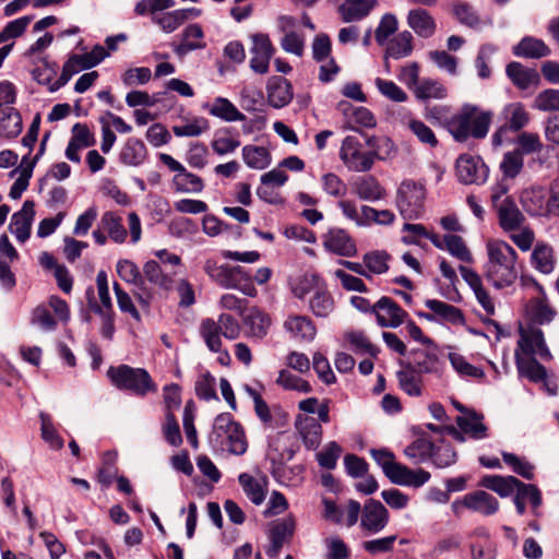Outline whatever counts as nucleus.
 Here are the masks:
<instances>
[{
  "instance_id": "a19ab883",
  "label": "nucleus",
  "mask_w": 559,
  "mask_h": 559,
  "mask_svg": "<svg viewBox=\"0 0 559 559\" xmlns=\"http://www.w3.org/2000/svg\"><path fill=\"white\" fill-rule=\"evenodd\" d=\"M90 308L102 318V335L111 340L115 333V312L104 310L100 305L95 301L94 288L91 286L86 290Z\"/></svg>"
},
{
  "instance_id": "ddd939ff",
  "label": "nucleus",
  "mask_w": 559,
  "mask_h": 559,
  "mask_svg": "<svg viewBox=\"0 0 559 559\" xmlns=\"http://www.w3.org/2000/svg\"><path fill=\"white\" fill-rule=\"evenodd\" d=\"M324 248L340 257H354L357 253V247L348 233L338 227H333L328 230L323 239Z\"/></svg>"
},
{
  "instance_id": "1a4fd4ad",
  "label": "nucleus",
  "mask_w": 559,
  "mask_h": 559,
  "mask_svg": "<svg viewBox=\"0 0 559 559\" xmlns=\"http://www.w3.org/2000/svg\"><path fill=\"white\" fill-rule=\"evenodd\" d=\"M251 38L253 46L250 48V52L252 53L250 68L255 73L265 74L269 71L270 60L275 52V48L265 34H254Z\"/></svg>"
},
{
  "instance_id": "69168bd1",
  "label": "nucleus",
  "mask_w": 559,
  "mask_h": 559,
  "mask_svg": "<svg viewBox=\"0 0 559 559\" xmlns=\"http://www.w3.org/2000/svg\"><path fill=\"white\" fill-rule=\"evenodd\" d=\"M195 394L204 401L218 400L215 391V378L206 371L195 382Z\"/></svg>"
},
{
  "instance_id": "052dcab7",
  "label": "nucleus",
  "mask_w": 559,
  "mask_h": 559,
  "mask_svg": "<svg viewBox=\"0 0 559 559\" xmlns=\"http://www.w3.org/2000/svg\"><path fill=\"white\" fill-rule=\"evenodd\" d=\"M524 165L523 156L520 150L507 152L500 164V169L507 178H515L522 170Z\"/></svg>"
},
{
  "instance_id": "c85d7f7f",
  "label": "nucleus",
  "mask_w": 559,
  "mask_h": 559,
  "mask_svg": "<svg viewBox=\"0 0 559 559\" xmlns=\"http://www.w3.org/2000/svg\"><path fill=\"white\" fill-rule=\"evenodd\" d=\"M425 306L433 312L436 322L438 319L454 325L464 324L465 322L464 312L460 308L449 305L444 301L438 299H427L425 301Z\"/></svg>"
},
{
  "instance_id": "423d86ee",
  "label": "nucleus",
  "mask_w": 559,
  "mask_h": 559,
  "mask_svg": "<svg viewBox=\"0 0 559 559\" xmlns=\"http://www.w3.org/2000/svg\"><path fill=\"white\" fill-rule=\"evenodd\" d=\"M405 365H411L419 374H433L441 378L444 372L445 362L437 354V346L431 349L416 348L408 352V359Z\"/></svg>"
},
{
  "instance_id": "8fccbe9b",
  "label": "nucleus",
  "mask_w": 559,
  "mask_h": 559,
  "mask_svg": "<svg viewBox=\"0 0 559 559\" xmlns=\"http://www.w3.org/2000/svg\"><path fill=\"white\" fill-rule=\"evenodd\" d=\"M231 131V128H223L216 131L211 146L217 155L223 156L233 153L240 145L239 140L229 136Z\"/></svg>"
},
{
  "instance_id": "f03ea898",
  "label": "nucleus",
  "mask_w": 559,
  "mask_h": 559,
  "mask_svg": "<svg viewBox=\"0 0 559 559\" xmlns=\"http://www.w3.org/2000/svg\"><path fill=\"white\" fill-rule=\"evenodd\" d=\"M203 271L216 285L225 289H237L249 297L257 296L251 274L240 265L218 264L214 259L204 262Z\"/></svg>"
},
{
  "instance_id": "39448f33",
  "label": "nucleus",
  "mask_w": 559,
  "mask_h": 559,
  "mask_svg": "<svg viewBox=\"0 0 559 559\" xmlns=\"http://www.w3.org/2000/svg\"><path fill=\"white\" fill-rule=\"evenodd\" d=\"M362 144L358 138L347 135L340 148V158L348 170L355 173H367L372 166V156L370 151L362 152Z\"/></svg>"
},
{
  "instance_id": "f8f14e48",
  "label": "nucleus",
  "mask_w": 559,
  "mask_h": 559,
  "mask_svg": "<svg viewBox=\"0 0 559 559\" xmlns=\"http://www.w3.org/2000/svg\"><path fill=\"white\" fill-rule=\"evenodd\" d=\"M389 519V511L379 500L368 499L362 509L360 525L369 533L376 534L388 525Z\"/></svg>"
},
{
  "instance_id": "4d7b16f0",
  "label": "nucleus",
  "mask_w": 559,
  "mask_h": 559,
  "mask_svg": "<svg viewBox=\"0 0 559 559\" xmlns=\"http://www.w3.org/2000/svg\"><path fill=\"white\" fill-rule=\"evenodd\" d=\"M444 250L463 262H472L473 258L463 238L457 235H444Z\"/></svg>"
},
{
  "instance_id": "bb28decb",
  "label": "nucleus",
  "mask_w": 559,
  "mask_h": 559,
  "mask_svg": "<svg viewBox=\"0 0 559 559\" xmlns=\"http://www.w3.org/2000/svg\"><path fill=\"white\" fill-rule=\"evenodd\" d=\"M376 4L377 0L343 2L337 7V13L344 23L358 22L368 16Z\"/></svg>"
},
{
  "instance_id": "393cba45",
  "label": "nucleus",
  "mask_w": 559,
  "mask_h": 559,
  "mask_svg": "<svg viewBox=\"0 0 559 559\" xmlns=\"http://www.w3.org/2000/svg\"><path fill=\"white\" fill-rule=\"evenodd\" d=\"M407 24L421 38H430L437 28L432 15L425 9H413L407 14Z\"/></svg>"
},
{
  "instance_id": "4468645a",
  "label": "nucleus",
  "mask_w": 559,
  "mask_h": 559,
  "mask_svg": "<svg viewBox=\"0 0 559 559\" xmlns=\"http://www.w3.org/2000/svg\"><path fill=\"white\" fill-rule=\"evenodd\" d=\"M296 527L295 520L289 516L274 523L269 531L270 545L265 549L269 558H276L286 540L292 538Z\"/></svg>"
},
{
  "instance_id": "6ab92c4d",
  "label": "nucleus",
  "mask_w": 559,
  "mask_h": 559,
  "mask_svg": "<svg viewBox=\"0 0 559 559\" xmlns=\"http://www.w3.org/2000/svg\"><path fill=\"white\" fill-rule=\"evenodd\" d=\"M506 74L519 90L536 87L540 81L539 73L532 68H526L518 61L510 62L506 68Z\"/></svg>"
},
{
  "instance_id": "72a5a7b5",
  "label": "nucleus",
  "mask_w": 559,
  "mask_h": 559,
  "mask_svg": "<svg viewBox=\"0 0 559 559\" xmlns=\"http://www.w3.org/2000/svg\"><path fill=\"white\" fill-rule=\"evenodd\" d=\"M518 478L514 476H501V475H485L479 486L489 489L502 498L509 497L513 493Z\"/></svg>"
},
{
  "instance_id": "a878e982",
  "label": "nucleus",
  "mask_w": 559,
  "mask_h": 559,
  "mask_svg": "<svg viewBox=\"0 0 559 559\" xmlns=\"http://www.w3.org/2000/svg\"><path fill=\"white\" fill-rule=\"evenodd\" d=\"M520 352L521 350L515 349L514 354L519 374L534 383L545 381L547 378V369L534 356H528L527 359H524Z\"/></svg>"
},
{
  "instance_id": "9d476101",
  "label": "nucleus",
  "mask_w": 559,
  "mask_h": 559,
  "mask_svg": "<svg viewBox=\"0 0 559 559\" xmlns=\"http://www.w3.org/2000/svg\"><path fill=\"white\" fill-rule=\"evenodd\" d=\"M376 319L381 328L395 329L408 317V313L392 298L383 296L376 302Z\"/></svg>"
},
{
  "instance_id": "2eb2a0df",
  "label": "nucleus",
  "mask_w": 559,
  "mask_h": 559,
  "mask_svg": "<svg viewBox=\"0 0 559 559\" xmlns=\"http://www.w3.org/2000/svg\"><path fill=\"white\" fill-rule=\"evenodd\" d=\"M35 203L26 200L20 211L11 217L9 230L15 236L17 241L25 242L31 237L32 223L35 216Z\"/></svg>"
},
{
  "instance_id": "5fc2aeb1",
  "label": "nucleus",
  "mask_w": 559,
  "mask_h": 559,
  "mask_svg": "<svg viewBox=\"0 0 559 559\" xmlns=\"http://www.w3.org/2000/svg\"><path fill=\"white\" fill-rule=\"evenodd\" d=\"M416 97L419 99H442L447 97V88L436 80L424 79L416 87Z\"/></svg>"
},
{
  "instance_id": "412c9836",
  "label": "nucleus",
  "mask_w": 559,
  "mask_h": 559,
  "mask_svg": "<svg viewBox=\"0 0 559 559\" xmlns=\"http://www.w3.org/2000/svg\"><path fill=\"white\" fill-rule=\"evenodd\" d=\"M464 508L483 515H492L499 510V501L484 490H476L464 496Z\"/></svg>"
},
{
  "instance_id": "864d4df0",
  "label": "nucleus",
  "mask_w": 559,
  "mask_h": 559,
  "mask_svg": "<svg viewBox=\"0 0 559 559\" xmlns=\"http://www.w3.org/2000/svg\"><path fill=\"white\" fill-rule=\"evenodd\" d=\"M173 183L177 192L199 193L204 188L202 178L198 175L189 173L187 169L183 174L176 175L173 179Z\"/></svg>"
},
{
  "instance_id": "aec40b11",
  "label": "nucleus",
  "mask_w": 559,
  "mask_h": 559,
  "mask_svg": "<svg viewBox=\"0 0 559 559\" xmlns=\"http://www.w3.org/2000/svg\"><path fill=\"white\" fill-rule=\"evenodd\" d=\"M521 204L531 216H547L548 197L544 188L533 187L521 193Z\"/></svg>"
},
{
  "instance_id": "b1692460",
  "label": "nucleus",
  "mask_w": 559,
  "mask_h": 559,
  "mask_svg": "<svg viewBox=\"0 0 559 559\" xmlns=\"http://www.w3.org/2000/svg\"><path fill=\"white\" fill-rule=\"evenodd\" d=\"M401 370L396 372L399 385L401 390L409 396L418 397L423 394V376L411 368V365H405L403 359L399 360Z\"/></svg>"
},
{
  "instance_id": "3c124183",
  "label": "nucleus",
  "mask_w": 559,
  "mask_h": 559,
  "mask_svg": "<svg viewBox=\"0 0 559 559\" xmlns=\"http://www.w3.org/2000/svg\"><path fill=\"white\" fill-rule=\"evenodd\" d=\"M391 255L384 250H373L362 257L365 269L368 273L383 274L389 270V260Z\"/></svg>"
},
{
  "instance_id": "37998d69",
  "label": "nucleus",
  "mask_w": 559,
  "mask_h": 559,
  "mask_svg": "<svg viewBox=\"0 0 559 559\" xmlns=\"http://www.w3.org/2000/svg\"><path fill=\"white\" fill-rule=\"evenodd\" d=\"M144 281L147 280L150 283L163 288L170 289L173 285L171 275L166 273L160 263L155 260L147 261L143 266Z\"/></svg>"
},
{
  "instance_id": "49530a36",
  "label": "nucleus",
  "mask_w": 559,
  "mask_h": 559,
  "mask_svg": "<svg viewBox=\"0 0 559 559\" xmlns=\"http://www.w3.org/2000/svg\"><path fill=\"white\" fill-rule=\"evenodd\" d=\"M433 442L426 438H417L404 449V454L415 464L430 460Z\"/></svg>"
},
{
  "instance_id": "603ef678",
  "label": "nucleus",
  "mask_w": 559,
  "mask_h": 559,
  "mask_svg": "<svg viewBox=\"0 0 559 559\" xmlns=\"http://www.w3.org/2000/svg\"><path fill=\"white\" fill-rule=\"evenodd\" d=\"M216 321L212 318H206L202 321L200 326V333L211 352L219 353L222 347V341Z\"/></svg>"
},
{
  "instance_id": "c9c22d12",
  "label": "nucleus",
  "mask_w": 559,
  "mask_h": 559,
  "mask_svg": "<svg viewBox=\"0 0 559 559\" xmlns=\"http://www.w3.org/2000/svg\"><path fill=\"white\" fill-rule=\"evenodd\" d=\"M284 328L290 332L295 337H300L304 341H312L317 334V329L314 323L305 316H294L289 317L285 323Z\"/></svg>"
},
{
  "instance_id": "473e14b6",
  "label": "nucleus",
  "mask_w": 559,
  "mask_h": 559,
  "mask_svg": "<svg viewBox=\"0 0 559 559\" xmlns=\"http://www.w3.org/2000/svg\"><path fill=\"white\" fill-rule=\"evenodd\" d=\"M0 136L16 138L23 129L22 117L17 109L11 106L0 111Z\"/></svg>"
},
{
  "instance_id": "09e8293b",
  "label": "nucleus",
  "mask_w": 559,
  "mask_h": 559,
  "mask_svg": "<svg viewBox=\"0 0 559 559\" xmlns=\"http://www.w3.org/2000/svg\"><path fill=\"white\" fill-rule=\"evenodd\" d=\"M39 419L43 440L48 443L51 449L61 450L64 447V441L56 430L51 416L45 412H40Z\"/></svg>"
},
{
  "instance_id": "f3484780",
  "label": "nucleus",
  "mask_w": 559,
  "mask_h": 559,
  "mask_svg": "<svg viewBox=\"0 0 559 559\" xmlns=\"http://www.w3.org/2000/svg\"><path fill=\"white\" fill-rule=\"evenodd\" d=\"M266 90L267 102L273 108H283L293 99V86L290 82L283 76L271 78Z\"/></svg>"
},
{
  "instance_id": "f257e3e1",
  "label": "nucleus",
  "mask_w": 559,
  "mask_h": 559,
  "mask_svg": "<svg viewBox=\"0 0 559 559\" xmlns=\"http://www.w3.org/2000/svg\"><path fill=\"white\" fill-rule=\"evenodd\" d=\"M488 262L484 265L485 278L496 288L511 286L518 278V253L508 242L492 240L487 243Z\"/></svg>"
},
{
  "instance_id": "e433bc0d",
  "label": "nucleus",
  "mask_w": 559,
  "mask_h": 559,
  "mask_svg": "<svg viewBox=\"0 0 559 559\" xmlns=\"http://www.w3.org/2000/svg\"><path fill=\"white\" fill-rule=\"evenodd\" d=\"M84 64L85 61L82 59L81 55H71L63 63L62 71L58 80L49 85V92H57L62 86H64L74 74L79 73L81 70H87L88 68H86Z\"/></svg>"
},
{
  "instance_id": "a211bd4d",
  "label": "nucleus",
  "mask_w": 559,
  "mask_h": 559,
  "mask_svg": "<svg viewBox=\"0 0 559 559\" xmlns=\"http://www.w3.org/2000/svg\"><path fill=\"white\" fill-rule=\"evenodd\" d=\"M495 207L497 210L499 225L506 231L519 229L525 221L524 215L511 197H507Z\"/></svg>"
},
{
  "instance_id": "680f3d73",
  "label": "nucleus",
  "mask_w": 559,
  "mask_h": 559,
  "mask_svg": "<svg viewBox=\"0 0 559 559\" xmlns=\"http://www.w3.org/2000/svg\"><path fill=\"white\" fill-rule=\"evenodd\" d=\"M239 425L235 421L229 413H222L215 417L213 431L210 436L211 442H219L223 437H226L231 429Z\"/></svg>"
},
{
  "instance_id": "13d9d810",
  "label": "nucleus",
  "mask_w": 559,
  "mask_h": 559,
  "mask_svg": "<svg viewBox=\"0 0 559 559\" xmlns=\"http://www.w3.org/2000/svg\"><path fill=\"white\" fill-rule=\"evenodd\" d=\"M503 462L511 467V469L521 477L532 480L534 478V465L528 461L519 457L514 453L502 452Z\"/></svg>"
},
{
  "instance_id": "7ed1b4c3",
  "label": "nucleus",
  "mask_w": 559,
  "mask_h": 559,
  "mask_svg": "<svg viewBox=\"0 0 559 559\" xmlns=\"http://www.w3.org/2000/svg\"><path fill=\"white\" fill-rule=\"evenodd\" d=\"M107 377L117 389L130 391L138 396H145L148 392L156 391L152 377L143 368H133L124 364L117 367L110 366Z\"/></svg>"
},
{
  "instance_id": "5701e85b",
  "label": "nucleus",
  "mask_w": 559,
  "mask_h": 559,
  "mask_svg": "<svg viewBox=\"0 0 559 559\" xmlns=\"http://www.w3.org/2000/svg\"><path fill=\"white\" fill-rule=\"evenodd\" d=\"M211 116L219 118L226 122L243 121L246 116L228 99L222 96L214 98L212 104L202 106Z\"/></svg>"
},
{
  "instance_id": "f704fd0d",
  "label": "nucleus",
  "mask_w": 559,
  "mask_h": 559,
  "mask_svg": "<svg viewBox=\"0 0 559 559\" xmlns=\"http://www.w3.org/2000/svg\"><path fill=\"white\" fill-rule=\"evenodd\" d=\"M355 192L360 200L378 201L384 198L385 189L374 176L359 178L355 182Z\"/></svg>"
},
{
  "instance_id": "bf43d9fd",
  "label": "nucleus",
  "mask_w": 559,
  "mask_h": 559,
  "mask_svg": "<svg viewBox=\"0 0 559 559\" xmlns=\"http://www.w3.org/2000/svg\"><path fill=\"white\" fill-rule=\"evenodd\" d=\"M102 225L107 229L109 237L115 242H123L127 238V230L121 224V219L112 212H106L102 216Z\"/></svg>"
},
{
  "instance_id": "e2e57ef3",
  "label": "nucleus",
  "mask_w": 559,
  "mask_h": 559,
  "mask_svg": "<svg viewBox=\"0 0 559 559\" xmlns=\"http://www.w3.org/2000/svg\"><path fill=\"white\" fill-rule=\"evenodd\" d=\"M497 51V48L492 44L481 45L475 59V68L477 75L485 80L491 76V70L488 67V61L491 56Z\"/></svg>"
},
{
  "instance_id": "dca6fc26",
  "label": "nucleus",
  "mask_w": 559,
  "mask_h": 559,
  "mask_svg": "<svg viewBox=\"0 0 559 559\" xmlns=\"http://www.w3.org/2000/svg\"><path fill=\"white\" fill-rule=\"evenodd\" d=\"M477 112V106L465 104L461 110L450 119L448 128L456 141L465 142L471 136L472 119Z\"/></svg>"
},
{
  "instance_id": "774afa93",
  "label": "nucleus",
  "mask_w": 559,
  "mask_h": 559,
  "mask_svg": "<svg viewBox=\"0 0 559 559\" xmlns=\"http://www.w3.org/2000/svg\"><path fill=\"white\" fill-rule=\"evenodd\" d=\"M535 107L542 111L559 110V90L547 88L542 91L535 98Z\"/></svg>"
},
{
  "instance_id": "9b49d317",
  "label": "nucleus",
  "mask_w": 559,
  "mask_h": 559,
  "mask_svg": "<svg viewBox=\"0 0 559 559\" xmlns=\"http://www.w3.org/2000/svg\"><path fill=\"white\" fill-rule=\"evenodd\" d=\"M526 356H539L540 359L549 361L552 355L546 344L544 333L538 328L530 329L528 332L521 331V337L518 341V348Z\"/></svg>"
},
{
  "instance_id": "20e7f679",
  "label": "nucleus",
  "mask_w": 559,
  "mask_h": 559,
  "mask_svg": "<svg viewBox=\"0 0 559 559\" xmlns=\"http://www.w3.org/2000/svg\"><path fill=\"white\" fill-rule=\"evenodd\" d=\"M425 199V186L412 179H405L396 190L395 206L404 219H418L424 213Z\"/></svg>"
},
{
  "instance_id": "6e6552de",
  "label": "nucleus",
  "mask_w": 559,
  "mask_h": 559,
  "mask_svg": "<svg viewBox=\"0 0 559 559\" xmlns=\"http://www.w3.org/2000/svg\"><path fill=\"white\" fill-rule=\"evenodd\" d=\"M455 168L459 181L464 185H483L489 174L488 167L479 156L467 154L456 159Z\"/></svg>"
},
{
  "instance_id": "7c9ffc66",
  "label": "nucleus",
  "mask_w": 559,
  "mask_h": 559,
  "mask_svg": "<svg viewBox=\"0 0 559 559\" xmlns=\"http://www.w3.org/2000/svg\"><path fill=\"white\" fill-rule=\"evenodd\" d=\"M484 416L476 411H469L468 416H457L455 419L459 428L471 438L480 440L487 437V427L483 424Z\"/></svg>"
},
{
  "instance_id": "c756f323",
  "label": "nucleus",
  "mask_w": 559,
  "mask_h": 559,
  "mask_svg": "<svg viewBox=\"0 0 559 559\" xmlns=\"http://www.w3.org/2000/svg\"><path fill=\"white\" fill-rule=\"evenodd\" d=\"M296 428L299 431L307 449H317L322 438V426L313 417H299L296 421Z\"/></svg>"
},
{
  "instance_id": "cd10ccee",
  "label": "nucleus",
  "mask_w": 559,
  "mask_h": 559,
  "mask_svg": "<svg viewBox=\"0 0 559 559\" xmlns=\"http://www.w3.org/2000/svg\"><path fill=\"white\" fill-rule=\"evenodd\" d=\"M531 264L542 274L552 273L556 265L554 248L548 243L538 241L532 251Z\"/></svg>"
},
{
  "instance_id": "0e129e2a",
  "label": "nucleus",
  "mask_w": 559,
  "mask_h": 559,
  "mask_svg": "<svg viewBox=\"0 0 559 559\" xmlns=\"http://www.w3.org/2000/svg\"><path fill=\"white\" fill-rule=\"evenodd\" d=\"M449 360L453 369L461 376L472 378H483L485 372L483 369L475 367L466 361V359L456 353L449 354Z\"/></svg>"
},
{
  "instance_id": "4be33fe9",
  "label": "nucleus",
  "mask_w": 559,
  "mask_h": 559,
  "mask_svg": "<svg viewBox=\"0 0 559 559\" xmlns=\"http://www.w3.org/2000/svg\"><path fill=\"white\" fill-rule=\"evenodd\" d=\"M550 52V48L543 39L533 36H524L512 48V53L514 56L526 59H540L548 57Z\"/></svg>"
},
{
  "instance_id": "de8ad7c7",
  "label": "nucleus",
  "mask_w": 559,
  "mask_h": 559,
  "mask_svg": "<svg viewBox=\"0 0 559 559\" xmlns=\"http://www.w3.org/2000/svg\"><path fill=\"white\" fill-rule=\"evenodd\" d=\"M238 481L241 485L248 499L255 506H260L265 500L264 487L251 475L241 473L238 477Z\"/></svg>"
},
{
  "instance_id": "ea45409f",
  "label": "nucleus",
  "mask_w": 559,
  "mask_h": 559,
  "mask_svg": "<svg viewBox=\"0 0 559 559\" xmlns=\"http://www.w3.org/2000/svg\"><path fill=\"white\" fill-rule=\"evenodd\" d=\"M429 461H431L437 468H445L457 462V452L450 442L440 440L439 443L433 442Z\"/></svg>"
},
{
  "instance_id": "338daca9",
  "label": "nucleus",
  "mask_w": 559,
  "mask_h": 559,
  "mask_svg": "<svg viewBox=\"0 0 559 559\" xmlns=\"http://www.w3.org/2000/svg\"><path fill=\"white\" fill-rule=\"evenodd\" d=\"M341 454V445L335 441H331L321 452L317 454V461L321 467L333 469L335 468Z\"/></svg>"
},
{
  "instance_id": "4c0bfd02",
  "label": "nucleus",
  "mask_w": 559,
  "mask_h": 559,
  "mask_svg": "<svg viewBox=\"0 0 559 559\" xmlns=\"http://www.w3.org/2000/svg\"><path fill=\"white\" fill-rule=\"evenodd\" d=\"M118 454L115 451H106L102 456V464L97 471L96 479L104 488H108L118 476Z\"/></svg>"
},
{
  "instance_id": "58836bf2",
  "label": "nucleus",
  "mask_w": 559,
  "mask_h": 559,
  "mask_svg": "<svg viewBox=\"0 0 559 559\" xmlns=\"http://www.w3.org/2000/svg\"><path fill=\"white\" fill-rule=\"evenodd\" d=\"M245 164L252 169H265L270 166L272 157L264 146L245 145L242 147Z\"/></svg>"
},
{
  "instance_id": "a18cd8bd",
  "label": "nucleus",
  "mask_w": 559,
  "mask_h": 559,
  "mask_svg": "<svg viewBox=\"0 0 559 559\" xmlns=\"http://www.w3.org/2000/svg\"><path fill=\"white\" fill-rule=\"evenodd\" d=\"M395 215L390 210H376L369 205L361 206V219L359 226H369L371 224L390 226L394 223Z\"/></svg>"
},
{
  "instance_id": "79ce46f5",
  "label": "nucleus",
  "mask_w": 559,
  "mask_h": 559,
  "mask_svg": "<svg viewBox=\"0 0 559 559\" xmlns=\"http://www.w3.org/2000/svg\"><path fill=\"white\" fill-rule=\"evenodd\" d=\"M413 51V35L409 31L401 32L388 45L385 57L395 60L409 56Z\"/></svg>"
},
{
  "instance_id": "c03bdc74",
  "label": "nucleus",
  "mask_w": 559,
  "mask_h": 559,
  "mask_svg": "<svg viewBox=\"0 0 559 559\" xmlns=\"http://www.w3.org/2000/svg\"><path fill=\"white\" fill-rule=\"evenodd\" d=\"M245 324L249 330V334L258 340L263 338L267 334L271 324L269 316L259 309H252L245 318Z\"/></svg>"
},
{
  "instance_id": "2f4dec72",
  "label": "nucleus",
  "mask_w": 559,
  "mask_h": 559,
  "mask_svg": "<svg viewBox=\"0 0 559 559\" xmlns=\"http://www.w3.org/2000/svg\"><path fill=\"white\" fill-rule=\"evenodd\" d=\"M146 155L147 151L143 141L129 138L120 151L119 159L124 165L139 166L145 160Z\"/></svg>"
},
{
  "instance_id": "0eeeda50",
  "label": "nucleus",
  "mask_w": 559,
  "mask_h": 559,
  "mask_svg": "<svg viewBox=\"0 0 559 559\" xmlns=\"http://www.w3.org/2000/svg\"><path fill=\"white\" fill-rule=\"evenodd\" d=\"M117 273L120 278L127 283L134 285V296L142 307H150L152 299V292L146 287L144 277L140 272L138 265L127 259H121L117 262Z\"/></svg>"
},
{
  "instance_id": "6e6d98bb",
  "label": "nucleus",
  "mask_w": 559,
  "mask_h": 559,
  "mask_svg": "<svg viewBox=\"0 0 559 559\" xmlns=\"http://www.w3.org/2000/svg\"><path fill=\"white\" fill-rule=\"evenodd\" d=\"M333 308L334 300L326 290H317L310 299V309L316 317L325 318L332 312Z\"/></svg>"
}]
</instances>
